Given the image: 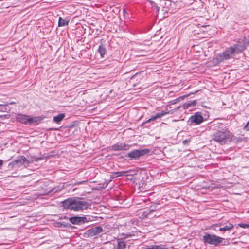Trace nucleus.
Segmentation results:
<instances>
[{"mask_svg": "<svg viewBox=\"0 0 249 249\" xmlns=\"http://www.w3.org/2000/svg\"><path fill=\"white\" fill-rule=\"evenodd\" d=\"M150 4H151V7L153 9H156L157 11L159 10V7L156 3H155L154 2H153V1H150Z\"/></svg>", "mask_w": 249, "mask_h": 249, "instance_id": "5701e85b", "label": "nucleus"}, {"mask_svg": "<svg viewBox=\"0 0 249 249\" xmlns=\"http://www.w3.org/2000/svg\"><path fill=\"white\" fill-rule=\"evenodd\" d=\"M123 13H124V14L126 13V10L124 9H123Z\"/></svg>", "mask_w": 249, "mask_h": 249, "instance_id": "c756f323", "label": "nucleus"}, {"mask_svg": "<svg viewBox=\"0 0 249 249\" xmlns=\"http://www.w3.org/2000/svg\"><path fill=\"white\" fill-rule=\"evenodd\" d=\"M183 97H179L178 98L176 99L175 100L173 101L172 104H175L177 101H178L180 99H183Z\"/></svg>", "mask_w": 249, "mask_h": 249, "instance_id": "bb28decb", "label": "nucleus"}, {"mask_svg": "<svg viewBox=\"0 0 249 249\" xmlns=\"http://www.w3.org/2000/svg\"><path fill=\"white\" fill-rule=\"evenodd\" d=\"M69 21L68 20H66L63 19L62 17H60L59 18L58 20V26L59 27H63L68 25Z\"/></svg>", "mask_w": 249, "mask_h": 249, "instance_id": "f3484780", "label": "nucleus"}, {"mask_svg": "<svg viewBox=\"0 0 249 249\" xmlns=\"http://www.w3.org/2000/svg\"><path fill=\"white\" fill-rule=\"evenodd\" d=\"M219 225L220 226V228L218 229V231H229L234 227L233 224L228 222H227L224 224L220 223Z\"/></svg>", "mask_w": 249, "mask_h": 249, "instance_id": "9b49d317", "label": "nucleus"}, {"mask_svg": "<svg viewBox=\"0 0 249 249\" xmlns=\"http://www.w3.org/2000/svg\"><path fill=\"white\" fill-rule=\"evenodd\" d=\"M238 226L247 229L249 228V224L248 223H239L238 224Z\"/></svg>", "mask_w": 249, "mask_h": 249, "instance_id": "4be33fe9", "label": "nucleus"}, {"mask_svg": "<svg viewBox=\"0 0 249 249\" xmlns=\"http://www.w3.org/2000/svg\"><path fill=\"white\" fill-rule=\"evenodd\" d=\"M127 173H128V172L125 171L116 172L113 173V176L114 178L119 177L123 176H126L127 175Z\"/></svg>", "mask_w": 249, "mask_h": 249, "instance_id": "6ab92c4d", "label": "nucleus"}, {"mask_svg": "<svg viewBox=\"0 0 249 249\" xmlns=\"http://www.w3.org/2000/svg\"><path fill=\"white\" fill-rule=\"evenodd\" d=\"M203 116L199 112L195 113L189 118V121L192 124H199L204 121Z\"/></svg>", "mask_w": 249, "mask_h": 249, "instance_id": "1a4fd4ad", "label": "nucleus"}, {"mask_svg": "<svg viewBox=\"0 0 249 249\" xmlns=\"http://www.w3.org/2000/svg\"><path fill=\"white\" fill-rule=\"evenodd\" d=\"M98 52L99 53L101 58H103L104 57L105 55L107 53V49L104 45L101 44L98 47Z\"/></svg>", "mask_w": 249, "mask_h": 249, "instance_id": "2eb2a0df", "label": "nucleus"}, {"mask_svg": "<svg viewBox=\"0 0 249 249\" xmlns=\"http://www.w3.org/2000/svg\"><path fill=\"white\" fill-rule=\"evenodd\" d=\"M87 182V180H84V181H82L75 182L74 184V185H79V184H84Z\"/></svg>", "mask_w": 249, "mask_h": 249, "instance_id": "a878e982", "label": "nucleus"}, {"mask_svg": "<svg viewBox=\"0 0 249 249\" xmlns=\"http://www.w3.org/2000/svg\"><path fill=\"white\" fill-rule=\"evenodd\" d=\"M126 248V244L124 241H120L118 242L117 249H124Z\"/></svg>", "mask_w": 249, "mask_h": 249, "instance_id": "aec40b11", "label": "nucleus"}, {"mask_svg": "<svg viewBox=\"0 0 249 249\" xmlns=\"http://www.w3.org/2000/svg\"><path fill=\"white\" fill-rule=\"evenodd\" d=\"M27 159L24 156H21L19 158L15 160L13 162L14 164H17L18 166H19L24 164L26 162H27Z\"/></svg>", "mask_w": 249, "mask_h": 249, "instance_id": "4468645a", "label": "nucleus"}, {"mask_svg": "<svg viewBox=\"0 0 249 249\" xmlns=\"http://www.w3.org/2000/svg\"><path fill=\"white\" fill-rule=\"evenodd\" d=\"M171 110H169L167 108V107H166V109L164 110H162L160 112H159L157 113L155 115L152 116L150 118L147 120L145 122H143L142 125H143L144 124L146 123H150L151 121H154L156 119L160 118L166 115L170 114L171 113Z\"/></svg>", "mask_w": 249, "mask_h": 249, "instance_id": "6e6552de", "label": "nucleus"}, {"mask_svg": "<svg viewBox=\"0 0 249 249\" xmlns=\"http://www.w3.org/2000/svg\"><path fill=\"white\" fill-rule=\"evenodd\" d=\"M245 48L243 45L239 43H236L233 46L227 48L221 53L217 55V60L220 61H223L233 58L235 53L241 52Z\"/></svg>", "mask_w": 249, "mask_h": 249, "instance_id": "f03ea898", "label": "nucleus"}, {"mask_svg": "<svg viewBox=\"0 0 249 249\" xmlns=\"http://www.w3.org/2000/svg\"><path fill=\"white\" fill-rule=\"evenodd\" d=\"M190 142V140H185L183 141V143L184 144H188V143H189Z\"/></svg>", "mask_w": 249, "mask_h": 249, "instance_id": "cd10ccee", "label": "nucleus"}, {"mask_svg": "<svg viewBox=\"0 0 249 249\" xmlns=\"http://www.w3.org/2000/svg\"><path fill=\"white\" fill-rule=\"evenodd\" d=\"M233 135L228 129L217 130L212 135V140L221 145H224L228 142H231Z\"/></svg>", "mask_w": 249, "mask_h": 249, "instance_id": "7ed1b4c3", "label": "nucleus"}, {"mask_svg": "<svg viewBox=\"0 0 249 249\" xmlns=\"http://www.w3.org/2000/svg\"><path fill=\"white\" fill-rule=\"evenodd\" d=\"M63 206L66 209L77 212L86 210L90 205L81 198L74 197L69 198L63 201Z\"/></svg>", "mask_w": 249, "mask_h": 249, "instance_id": "f257e3e1", "label": "nucleus"}, {"mask_svg": "<svg viewBox=\"0 0 249 249\" xmlns=\"http://www.w3.org/2000/svg\"><path fill=\"white\" fill-rule=\"evenodd\" d=\"M56 226L59 227H66L67 224L64 222H57L56 223Z\"/></svg>", "mask_w": 249, "mask_h": 249, "instance_id": "412c9836", "label": "nucleus"}, {"mask_svg": "<svg viewBox=\"0 0 249 249\" xmlns=\"http://www.w3.org/2000/svg\"><path fill=\"white\" fill-rule=\"evenodd\" d=\"M196 103L197 101L195 100L188 101L182 105V107L184 109H188L190 107L196 106Z\"/></svg>", "mask_w": 249, "mask_h": 249, "instance_id": "ddd939ff", "label": "nucleus"}, {"mask_svg": "<svg viewBox=\"0 0 249 249\" xmlns=\"http://www.w3.org/2000/svg\"><path fill=\"white\" fill-rule=\"evenodd\" d=\"M69 221L73 224L79 225L91 221V217L89 216H73L69 218Z\"/></svg>", "mask_w": 249, "mask_h": 249, "instance_id": "0eeeda50", "label": "nucleus"}, {"mask_svg": "<svg viewBox=\"0 0 249 249\" xmlns=\"http://www.w3.org/2000/svg\"><path fill=\"white\" fill-rule=\"evenodd\" d=\"M244 129L246 131H249V120L247 123L246 125L244 126Z\"/></svg>", "mask_w": 249, "mask_h": 249, "instance_id": "393cba45", "label": "nucleus"}, {"mask_svg": "<svg viewBox=\"0 0 249 249\" xmlns=\"http://www.w3.org/2000/svg\"><path fill=\"white\" fill-rule=\"evenodd\" d=\"M16 119L17 122L24 124H32L41 120L39 117H31L28 115L22 113L18 114Z\"/></svg>", "mask_w": 249, "mask_h": 249, "instance_id": "39448f33", "label": "nucleus"}, {"mask_svg": "<svg viewBox=\"0 0 249 249\" xmlns=\"http://www.w3.org/2000/svg\"><path fill=\"white\" fill-rule=\"evenodd\" d=\"M58 191L57 189L55 188H53L52 189H49V190L45 191L44 194H47L48 193H55Z\"/></svg>", "mask_w": 249, "mask_h": 249, "instance_id": "b1692460", "label": "nucleus"}, {"mask_svg": "<svg viewBox=\"0 0 249 249\" xmlns=\"http://www.w3.org/2000/svg\"><path fill=\"white\" fill-rule=\"evenodd\" d=\"M65 116L64 113H60L57 116L53 117V121L57 124L59 123L64 118Z\"/></svg>", "mask_w": 249, "mask_h": 249, "instance_id": "dca6fc26", "label": "nucleus"}, {"mask_svg": "<svg viewBox=\"0 0 249 249\" xmlns=\"http://www.w3.org/2000/svg\"><path fill=\"white\" fill-rule=\"evenodd\" d=\"M3 163V160H0V169L1 168Z\"/></svg>", "mask_w": 249, "mask_h": 249, "instance_id": "c85d7f7f", "label": "nucleus"}, {"mask_svg": "<svg viewBox=\"0 0 249 249\" xmlns=\"http://www.w3.org/2000/svg\"><path fill=\"white\" fill-rule=\"evenodd\" d=\"M89 234L91 236H93L99 234L103 231V229L101 226L93 227L91 229L88 231Z\"/></svg>", "mask_w": 249, "mask_h": 249, "instance_id": "f8f14e48", "label": "nucleus"}, {"mask_svg": "<svg viewBox=\"0 0 249 249\" xmlns=\"http://www.w3.org/2000/svg\"><path fill=\"white\" fill-rule=\"evenodd\" d=\"M150 152V149L147 148L135 149L130 151L126 156L130 158V160H137Z\"/></svg>", "mask_w": 249, "mask_h": 249, "instance_id": "423d86ee", "label": "nucleus"}, {"mask_svg": "<svg viewBox=\"0 0 249 249\" xmlns=\"http://www.w3.org/2000/svg\"><path fill=\"white\" fill-rule=\"evenodd\" d=\"M130 148V146L124 143H117L111 146V149L114 151L127 150Z\"/></svg>", "mask_w": 249, "mask_h": 249, "instance_id": "9d476101", "label": "nucleus"}, {"mask_svg": "<svg viewBox=\"0 0 249 249\" xmlns=\"http://www.w3.org/2000/svg\"><path fill=\"white\" fill-rule=\"evenodd\" d=\"M145 249H165V248L163 245H153L148 246Z\"/></svg>", "mask_w": 249, "mask_h": 249, "instance_id": "a211bd4d", "label": "nucleus"}, {"mask_svg": "<svg viewBox=\"0 0 249 249\" xmlns=\"http://www.w3.org/2000/svg\"><path fill=\"white\" fill-rule=\"evenodd\" d=\"M3 105L2 104H0V106H2Z\"/></svg>", "mask_w": 249, "mask_h": 249, "instance_id": "7c9ffc66", "label": "nucleus"}, {"mask_svg": "<svg viewBox=\"0 0 249 249\" xmlns=\"http://www.w3.org/2000/svg\"><path fill=\"white\" fill-rule=\"evenodd\" d=\"M203 241L205 244H209L215 247L219 245L225 246L228 244V242L224 238L207 233L203 235Z\"/></svg>", "mask_w": 249, "mask_h": 249, "instance_id": "20e7f679", "label": "nucleus"}]
</instances>
